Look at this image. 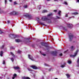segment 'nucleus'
I'll return each instance as SVG.
<instances>
[{
  "instance_id": "nucleus-19",
  "label": "nucleus",
  "mask_w": 79,
  "mask_h": 79,
  "mask_svg": "<svg viewBox=\"0 0 79 79\" xmlns=\"http://www.w3.org/2000/svg\"><path fill=\"white\" fill-rule=\"evenodd\" d=\"M10 54L12 55V56H13V57H15V56L14 55V54L13 53V52H10Z\"/></svg>"
},
{
  "instance_id": "nucleus-53",
  "label": "nucleus",
  "mask_w": 79,
  "mask_h": 79,
  "mask_svg": "<svg viewBox=\"0 0 79 79\" xmlns=\"http://www.w3.org/2000/svg\"><path fill=\"white\" fill-rule=\"evenodd\" d=\"M42 79H44V77H42Z\"/></svg>"
},
{
  "instance_id": "nucleus-26",
  "label": "nucleus",
  "mask_w": 79,
  "mask_h": 79,
  "mask_svg": "<svg viewBox=\"0 0 79 79\" xmlns=\"http://www.w3.org/2000/svg\"><path fill=\"white\" fill-rule=\"evenodd\" d=\"M40 52L41 53V54H42V55H43V56H45V55H46L45 54L42 53H41V51H40Z\"/></svg>"
},
{
  "instance_id": "nucleus-47",
  "label": "nucleus",
  "mask_w": 79,
  "mask_h": 79,
  "mask_svg": "<svg viewBox=\"0 0 79 79\" xmlns=\"http://www.w3.org/2000/svg\"><path fill=\"white\" fill-rule=\"evenodd\" d=\"M15 77H12V79H15Z\"/></svg>"
},
{
  "instance_id": "nucleus-46",
  "label": "nucleus",
  "mask_w": 79,
  "mask_h": 79,
  "mask_svg": "<svg viewBox=\"0 0 79 79\" xmlns=\"http://www.w3.org/2000/svg\"><path fill=\"white\" fill-rule=\"evenodd\" d=\"M68 14H66L65 15V17H68Z\"/></svg>"
},
{
  "instance_id": "nucleus-49",
  "label": "nucleus",
  "mask_w": 79,
  "mask_h": 79,
  "mask_svg": "<svg viewBox=\"0 0 79 79\" xmlns=\"http://www.w3.org/2000/svg\"><path fill=\"white\" fill-rule=\"evenodd\" d=\"M58 0H54V2H57V1H58Z\"/></svg>"
},
{
  "instance_id": "nucleus-6",
  "label": "nucleus",
  "mask_w": 79,
  "mask_h": 79,
  "mask_svg": "<svg viewBox=\"0 0 79 79\" xmlns=\"http://www.w3.org/2000/svg\"><path fill=\"white\" fill-rule=\"evenodd\" d=\"M67 26L68 27H69V28H71L73 26L72 24H67Z\"/></svg>"
},
{
  "instance_id": "nucleus-38",
  "label": "nucleus",
  "mask_w": 79,
  "mask_h": 79,
  "mask_svg": "<svg viewBox=\"0 0 79 79\" xmlns=\"http://www.w3.org/2000/svg\"><path fill=\"white\" fill-rule=\"evenodd\" d=\"M11 35H12V36H13V35H14V34H10L9 35L10 37H11Z\"/></svg>"
},
{
  "instance_id": "nucleus-22",
  "label": "nucleus",
  "mask_w": 79,
  "mask_h": 79,
  "mask_svg": "<svg viewBox=\"0 0 79 79\" xmlns=\"http://www.w3.org/2000/svg\"><path fill=\"white\" fill-rule=\"evenodd\" d=\"M65 66V64H64V65H62L60 67H61V68H64V67Z\"/></svg>"
},
{
  "instance_id": "nucleus-51",
  "label": "nucleus",
  "mask_w": 79,
  "mask_h": 79,
  "mask_svg": "<svg viewBox=\"0 0 79 79\" xmlns=\"http://www.w3.org/2000/svg\"><path fill=\"white\" fill-rule=\"evenodd\" d=\"M77 2H79V0H77Z\"/></svg>"
},
{
  "instance_id": "nucleus-16",
  "label": "nucleus",
  "mask_w": 79,
  "mask_h": 79,
  "mask_svg": "<svg viewBox=\"0 0 79 79\" xmlns=\"http://www.w3.org/2000/svg\"><path fill=\"white\" fill-rule=\"evenodd\" d=\"M73 15H76L78 14H79V13L77 12H74L73 13H72Z\"/></svg>"
},
{
  "instance_id": "nucleus-48",
  "label": "nucleus",
  "mask_w": 79,
  "mask_h": 79,
  "mask_svg": "<svg viewBox=\"0 0 79 79\" xmlns=\"http://www.w3.org/2000/svg\"><path fill=\"white\" fill-rule=\"evenodd\" d=\"M4 47V45H3L2 46V48H3Z\"/></svg>"
},
{
  "instance_id": "nucleus-10",
  "label": "nucleus",
  "mask_w": 79,
  "mask_h": 79,
  "mask_svg": "<svg viewBox=\"0 0 79 79\" xmlns=\"http://www.w3.org/2000/svg\"><path fill=\"white\" fill-rule=\"evenodd\" d=\"M12 14L13 15H16L18 14V12H16L15 11H13L12 12Z\"/></svg>"
},
{
  "instance_id": "nucleus-12",
  "label": "nucleus",
  "mask_w": 79,
  "mask_h": 79,
  "mask_svg": "<svg viewBox=\"0 0 79 79\" xmlns=\"http://www.w3.org/2000/svg\"><path fill=\"white\" fill-rule=\"evenodd\" d=\"M57 53V52L56 51H53L52 52V54H54V55H56V53Z\"/></svg>"
},
{
  "instance_id": "nucleus-7",
  "label": "nucleus",
  "mask_w": 79,
  "mask_h": 79,
  "mask_svg": "<svg viewBox=\"0 0 79 79\" xmlns=\"http://www.w3.org/2000/svg\"><path fill=\"white\" fill-rule=\"evenodd\" d=\"M15 41L16 42H22V40L19 39H16L15 40Z\"/></svg>"
},
{
  "instance_id": "nucleus-57",
  "label": "nucleus",
  "mask_w": 79,
  "mask_h": 79,
  "mask_svg": "<svg viewBox=\"0 0 79 79\" xmlns=\"http://www.w3.org/2000/svg\"><path fill=\"white\" fill-rule=\"evenodd\" d=\"M39 10H40V8H39Z\"/></svg>"
},
{
  "instance_id": "nucleus-2",
  "label": "nucleus",
  "mask_w": 79,
  "mask_h": 79,
  "mask_svg": "<svg viewBox=\"0 0 79 79\" xmlns=\"http://www.w3.org/2000/svg\"><path fill=\"white\" fill-rule=\"evenodd\" d=\"M25 16H26V17H27L29 19H32L33 18V17H32V16H31V15H29L27 14L25 15Z\"/></svg>"
},
{
  "instance_id": "nucleus-30",
  "label": "nucleus",
  "mask_w": 79,
  "mask_h": 79,
  "mask_svg": "<svg viewBox=\"0 0 79 79\" xmlns=\"http://www.w3.org/2000/svg\"><path fill=\"white\" fill-rule=\"evenodd\" d=\"M17 76V75H16V73L14 74L13 75L14 77H16Z\"/></svg>"
},
{
  "instance_id": "nucleus-58",
  "label": "nucleus",
  "mask_w": 79,
  "mask_h": 79,
  "mask_svg": "<svg viewBox=\"0 0 79 79\" xmlns=\"http://www.w3.org/2000/svg\"><path fill=\"white\" fill-rule=\"evenodd\" d=\"M7 79H10V78H8Z\"/></svg>"
},
{
  "instance_id": "nucleus-17",
  "label": "nucleus",
  "mask_w": 79,
  "mask_h": 79,
  "mask_svg": "<svg viewBox=\"0 0 79 79\" xmlns=\"http://www.w3.org/2000/svg\"><path fill=\"white\" fill-rule=\"evenodd\" d=\"M66 76H67V78H69L70 77V75L68 74H66Z\"/></svg>"
},
{
  "instance_id": "nucleus-3",
  "label": "nucleus",
  "mask_w": 79,
  "mask_h": 79,
  "mask_svg": "<svg viewBox=\"0 0 79 79\" xmlns=\"http://www.w3.org/2000/svg\"><path fill=\"white\" fill-rule=\"evenodd\" d=\"M70 34H71V35H69V41L71 42L72 41V40H73V39L74 36L71 33H70Z\"/></svg>"
},
{
  "instance_id": "nucleus-28",
  "label": "nucleus",
  "mask_w": 79,
  "mask_h": 79,
  "mask_svg": "<svg viewBox=\"0 0 79 79\" xmlns=\"http://www.w3.org/2000/svg\"><path fill=\"white\" fill-rule=\"evenodd\" d=\"M68 63L69 64H71V61L70 60H69Z\"/></svg>"
},
{
  "instance_id": "nucleus-60",
  "label": "nucleus",
  "mask_w": 79,
  "mask_h": 79,
  "mask_svg": "<svg viewBox=\"0 0 79 79\" xmlns=\"http://www.w3.org/2000/svg\"><path fill=\"white\" fill-rule=\"evenodd\" d=\"M19 73H20V72H19Z\"/></svg>"
},
{
  "instance_id": "nucleus-45",
  "label": "nucleus",
  "mask_w": 79,
  "mask_h": 79,
  "mask_svg": "<svg viewBox=\"0 0 79 79\" xmlns=\"http://www.w3.org/2000/svg\"><path fill=\"white\" fill-rule=\"evenodd\" d=\"M54 12H56V11H57V10H54Z\"/></svg>"
},
{
  "instance_id": "nucleus-52",
  "label": "nucleus",
  "mask_w": 79,
  "mask_h": 79,
  "mask_svg": "<svg viewBox=\"0 0 79 79\" xmlns=\"http://www.w3.org/2000/svg\"><path fill=\"white\" fill-rule=\"evenodd\" d=\"M72 18V17H69V19H70V18Z\"/></svg>"
},
{
  "instance_id": "nucleus-20",
  "label": "nucleus",
  "mask_w": 79,
  "mask_h": 79,
  "mask_svg": "<svg viewBox=\"0 0 79 79\" xmlns=\"http://www.w3.org/2000/svg\"><path fill=\"white\" fill-rule=\"evenodd\" d=\"M27 69H28V71H33V70L31 69L30 68H28Z\"/></svg>"
},
{
  "instance_id": "nucleus-32",
  "label": "nucleus",
  "mask_w": 79,
  "mask_h": 79,
  "mask_svg": "<svg viewBox=\"0 0 79 79\" xmlns=\"http://www.w3.org/2000/svg\"><path fill=\"white\" fill-rule=\"evenodd\" d=\"M41 68H40V67H36V69H40Z\"/></svg>"
},
{
  "instance_id": "nucleus-54",
  "label": "nucleus",
  "mask_w": 79,
  "mask_h": 79,
  "mask_svg": "<svg viewBox=\"0 0 79 79\" xmlns=\"http://www.w3.org/2000/svg\"><path fill=\"white\" fill-rule=\"evenodd\" d=\"M0 79H2V77H0Z\"/></svg>"
},
{
  "instance_id": "nucleus-9",
  "label": "nucleus",
  "mask_w": 79,
  "mask_h": 79,
  "mask_svg": "<svg viewBox=\"0 0 79 79\" xmlns=\"http://www.w3.org/2000/svg\"><path fill=\"white\" fill-rule=\"evenodd\" d=\"M30 78L29 77H22V79H29Z\"/></svg>"
},
{
  "instance_id": "nucleus-1",
  "label": "nucleus",
  "mask_w": 79,
  "mask_h": 79,
  "mask_svg": "<svg viewBox=\"0 0 79 79\" xmlns=\"http://www.w3.org/2000/svg\"><path fill=\"white\" fill-rule=\"evenodd\" d=\"M53 14L50 13L48 14L47 16H44L41 18V19L42 21H46L47 23H52L53 21H54V17H50V16H52Z\"/></svg>"
},
{
  "instance_id": "nucleus-5",
  "label": "nucleus",
  "mask_w": 79,
  "mask_h": 79,
  "mask_svg": "<svg viewBox=\"0 0 79 79\" xmlns=\"http://www.w3.org/2000/svg\"><path fill=\"white\" fill-rule=\"evenodd\" d=\"M28 57L29 59H30L32 61H34V59H33V57L32 56H31V55H28Z\"/></svg>"
},
{
  "instance_id": "nucleus-44",
  "label": "nucleus",
  "mask_w": 79,
  "mask_h": 79,
  "mask_svg": "<svg viewBox=\"0 0 79 79\" xmlns=\"http://www.w3.org/2000/svg\"><path fill=\"white\" fill-rule=\"evenodd\" d=\"M2 31H1V30H0V34H2Z\"/></svg>"
},
{
  "instance_id": "nucleus-8",
  "label": "nucleus",
  "mask_w": 79,
  "mask_h": 79,
  "mask_svg": "<svg viewBox=\"0 0 79 79\" xmlns=\"http://www.w3.org/2000/svg\"><path fill=\"white\" fill-rule=\"evenodd\" d=\"M31 67L33 69H37V67L35 65H31Z\"/></svg>"
},
{
  "instance_id": "nucleus-13",
  "label": "nucleus",
  "mask_w": 79,
  "mask_h": 79,
  "mask_svg": "<svg viewBox=\"0 0 79 79\" xmlns=\"http://www.w3.org/2000/svg\"><path fill=\"white\" fill-rule=\"evenodd\" d=\"M71 50L72 51L74 50V49H75V47L74 46H72L70 48Z\"/></svg>"
},
{
  "instance_id": "nucleus-14",
  "label": "nucleus",
  "mask_w": 79,
  "mask_h": 79,
  "mask_svg": "<svg viewBox=\"0 0 79 79\" xmlns=\"http://www.w3.org/2000/svg\"><path fill=\"white\" fill-rule=\"evenodd\" d=\"M61 11L60 10H59L58 13V15L59 16H61Z\"/></svg>"
},
{
  "instance_id": "nucleus-36",
  "label": "nucleus",
  "mask_w": 79,
  "mask_h": 79,
  "mask_svg": "<svg viewBox=\"0 0 79 79\" xmlns=\"http://www.w3.org/2000/svg\"><path fill=\"white\" fill-rule=\"evenodd\" d=\"M2 64H5V60L3 61Z\"/></svg>"
},
{
  "instance_id": "nucleus-29",
  "label": "nucleus",
  "mask_w": 79,
  "mask_h": 79,
  "mask_svg": "<svg viewBox=\"0 0 79 79\" xmlns=\"http://www.w3.org/2000/svg\"><path fill=\"white\" fill-rule=\"evenodd\" d=\"M44 66H48V64H47L45 63Z\"/></svg>"
},
{
  "instance_id": "nucleus-59",
  "label": "nucleus",
  "mask_w": 79,
  "mask_h": 79,
  "mask_svg": "<svg viewBox=\"0 0 79 79\" xmlns=\"http://www.w3.org/2000/svg\"><path fill=\"white\" fill-rule=\"evenodd\" d=\"M72 18H74V16H73V17H72Z\"/></svg>"
},
{
  "instance_id": "nucleus-35",
  "label": "nucleus",
  "mask_w": 79,
  "mask_h": 79,
  "mask_svg": "<svg viewBox=\"0 0 79 79\" xmlns=\"http://www.w3.org/2000/svg\"><path fill=\"white\" fill-rule=\"evenodd\" d=\"M0 13L2 14V13H5L3 11H2L0 12Z\"/></svg>"
},
{
  "instance_id": "nucleus-24",
  "label": "nucleus",
  "mask_w": 79,
  "mask_h": 79,
  "mask_svg": "<svg viewBox=\"0 0 79 79\" xmlns=\"http://www.w3.org/2000/svg\"><path fill=\"white\" fill-rule=\"evenodd\" d=\"M27 6L26 5L23 6V8H27Z\"/></svg>"
},
{
  "instance_id": "nucleus-50",
  "label": "nucleus",
  "mask_w": 79,
  "mask_h": 79,
  "mask_svg": "<svg viewBox=\"0 0 79 79\" xmlns=\"http://www.w3.org/2000/svg\"><path fill=\"white\" fill-rule=\"evenodd\" d=\"M9 1L10 2H12V0H9Z\"/></svg>"
},
{
  "instance_id": "nucleus-15",
  "label": "nucleus",
  "mask_w": 79,
  "mask_h": 79,
  "mask_svg": "<svg viewBox=\"0 0 79 79\" xmlns=\"http://www.w3.org/2000/svg\"><path fill=\"white\" fill-rule=\"evenodd\" d=\"M3 51H1L0 53V55L1 56H3Z\"/></svg>"
},
{
  "instance_id": "nucleus-11",
  "label": "nucleus",
  "mask_w": 79,
  "mask_h": 79,
  "mask_svg": "<svg viewBox=\"0 0 79 79\" xmlns=\"http://www.w3.org/2000/svg\"><path fill=\"white\" fill-rule=\"evenodd\" d=\"M14 69H19V67L18 66L14 67Z\"/></svg>"
},
{
  "instance_id": "nucleus-37",
  "label": "nucleus",
  "mask_w": 79,
  "mask_h": 79,
  "mask_svg": "<svg viewBox=\"0 0 79 79\" xmlns=\"http://www.w3.org/2000/svg\"><path fill=\"white\" fill-rule=\"evenodd\" d=\"M51 70H52V69H49L48 70V71L50 72V71H51Z\"/></svg>"
},
{
  "instance_id": "nucleus-39",
  "label": "nucleus",
  "mask_w": 79,
  "mask_h": 79,
  "mask_svg": "<svg viewBox=\"0 0 79 79\" xmlns=\"http://www.w3.org/2000/svg\"><path fill=\"white\" fill-rule=\"evenodd\" d=\"M57 19H60V17H58V16H56Z\"/></svg>"
},
{
  "instance_id": "nucleus-34",
  "label": "nucleus",
  "mask_w": 79,
  "mask_h": 79,
  "mask_svg": "<svg viewBox=\"0 0 79 79\" xmlns=\"http://www.w3.org/2000/svg\"><path fill=\"white\" fill-rule=\"evenodd\" d=\"M10 59L12 60V62H13V61H14V59H13V58H11Z\"/></svg>"
},
{
  "instance_id": "nucleus-31",
  "label": "nucleus",
  "mask_w": 79,
  "mask_h": 79,
  "mask_svg": "<svg viewBox=\"0 0 79 79\" xmlns=\"http://www.w3.org/2000/svg\"><path fill=\"white\" fill-rule=\"evenodd\" d=\"M64 4H65V5H68V3H67V2H64Z\"/></svg>"
},
{
  "instance_id": "nucleus-43",
  "label": "nucleus",
  "mask_w": 79,
  "mask_h": 79,
  "mask_svg": "<svg viewBox=\"0 0 79 79\" xmlns=\"http://www.w3.org/2000/svg\"><path fill=\"white\" fill-rule=\"evenodd\" d=\"M7 23L8 24H9L10 23V21H9V20H8L7 21Z\"/></svg>"
},
{
  "instance_id": "nucleus-33",
  "label": "nucleus",
  "mask_w": 79,
  "mask_h": 79,
  "mask_svg": "<svg viewBox=\"0 0 79 79\" xmlns=\"http://www.w3.org/2000/svg\"><path fill=\"white\" fill-rule=\"evenodd\" d=\"M5 5L7 3V1L6 0H5Z\"/></svg>"
},
{
  "instance_id": "nucleus-27",
  "label": "nucleus",
  "mask_w": 79,
  "mask_h": 79,
  "mask_svg": "<svg viewBox=\"0 0 79 79\" xmlns=\"http://www.w3.org/2000/svg\"><path fill=\"white\" fill-rule=\"evenodd\" d=\"M21 51L19 50L17 52V53H21Z\"/></svg>"
},
{
  "instance_id": "nucleus-40",
  "label": "nucleus",
  "mask_w": 79,
  "mask_h": 79,
  "mask_svg": "<svg viewBox=\"0 0 79 79\" xmlns=\"http://www.w3.org/2000/svg\"><path fill=\"white\" fill-rule=\"evenodd\" d=\"M68 50H67L66 51H65L64 52V53H66V52H68Z\"/></svg>"
},
{
  "instance_id": "nucleus-56",
  "label": "nucleus",
  "mask_w": 79,
  "mask_h": 79,
  "mask_svg": "<svg viewBox=\"0 0 79 79\" xmlns=\"http://www.w3.org/2000/svg\"><path fill=\"white\" fill-rule=\"evenodd\" d=\"M50 0H47V1H50Z\"/></svg>"
},
{
  "instance_id": "nucleus-41",
  "label": "nucleus",
  "mask_w": 79,
  "mask_h": 79,
  "mask_svg": "<svg viewBox=\"0 0 79 79\" xmlns=\"http://www.w3.org/2000/svg\"><path fill=\"white\" fill-rule=\"evenodd\" d=\"M14 5L17 4V3H16V2H14Z\"/></svg>"
},
{
  "instance_id": "nucleus-23",
  "label": "nucleus",
  "mask_w": 79,
  "mask_h": 79,
  "mask_svg": "<svg viewBox=\"0 0 79 79\" xmlns=\"http://www.w3.org/2000/svg\"><path fill=\"white\" fill-rule=\"evenodd\" d=\"M40 24H41V25H43V26H45V24H44V23H43L40 22Z\"/></svg>"
},
{
  "instance_id": "nucleus-18",
  "label": "nucleus",
  "mask_w": 79,
  "mask_h": 79,
  "mask_svg": "<svg viewBox=\"0 0 79 79\" xmlns=\"http://www.w3.org/2000/svg\"><path fill=\"white\" fill-rule=\"evenodd\" d=\"M47 12H48V11L47 10H44L42 11L43 13H47Z\"/></svg>"
},
{
  "instance_id": "nucleus-4",
  "label": "nucleus",
  "mask_w": 79,
  "mask_h": 79,
  "mask_svg": "<svg viewBox=\"0 0 79 79\" xmlns=\"http://www.w3.org/2000/svg\"><path fill=\"white\" fill-rule=\"evenodd\" d=\"M78 52H79V50H77L74 53V55H72L71 56H72V57H76V55H77V53H78Z\"/></svg>"
},
{
  "instance_id": "nucleus-55",
  "label": "nucleus",
  "mask_w": 79,
  "mask_h": 79,
  "mask_svg": "<svg viewBox=\"0 0 79 79\" xmlns=\"http://www.w3.org/2000/svg\"><path fill=\"white\" fill-rule=\"evenodd\" d=\"M12 47H10V49H11V48H12Z\"/></svg>"
},
{
  "instance_id": "nucleus-25",
  "label": "nucleus",
  "mask_w": 79,
  "mask_h": 79,
  "mask_svg": "<svg viewBox=\"0 0 79 79\" xmlns=\"http://www.w3.org/2000/svg\"><path fill=\"white\" fill-rule=\"evenodd\" d=\"M41 45H43V46L45 45V43H41Z\"/></svg>"
},
{
  "instance_id": "nucleus-21",
  "label": "nucleus",
  "mask_w": 79,
  "mask_h": 79,
  "mask_svg": "<svg viewBox=\"0 0 79 79\" xmlns=\"http://www.w3.org/2000/svg\"><path fill=\"white\" fill-rule=\"evenodd\" d=\"M77 63L78 64V66L79 67V58L78 59L77 61Z\"/></svg>"
},
{
  "instance_id": "nucleus-42",
  "label": "nucleus",
  "mask_w": 79,
  "mask_h": 79,
  "mask_svg": "<svg viewBox=\"0 0 79 79\" xmlns=\"http://www.w3.org/2000/svg\"><path fill=\"white\" fill-rule=\"evenodd\" d=\"M59 56H62V53H60V54H59Z\"/></svg>"
}]
</instances>
